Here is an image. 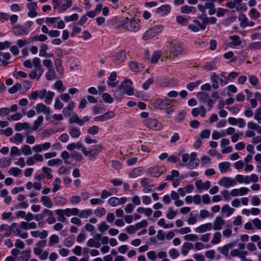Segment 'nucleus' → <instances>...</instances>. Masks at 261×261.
I'll use <instances>...</instances> for the list:
<instances>
[{"label": "nucleus", "instance_id": "aec40b11", "mask_svg": "<svg viewBox=\"0 0 261 261\" xmlns=\"http://www.w3.org/2000/svg\"><path fill=\"white\" fill-rule=\"evenodd\" d=\"M31 129L30 124L29 122L20 123L18 122L15 124V130L19 132L22 130H29Z\"/></svg>", "mask_w": 261, "mask_h": 261}, {"label": "nucleus", "instance_id": "338daca9", "mask_svg": "<svg viewBox=\"0 0 261 261\" xmlns=\"http://www.w3.org/2000/svg\"><path fill=\"white\" fill-rule=\"evenodd\" d=\"M59 241V237L56 234H53L49 237V244L50 246H53L54 244H57Z\"/></svg>", "mask_w": 261, "mask_h": 261}, {"label": "nucleus", "instance_id": "4be33fe9", "mask_svg": "<svg viewBox=\"0 0 261 261\" xmlns=\"http://www.w3.org/2000/svg\"><path fill=\"white\" fill-rule=\"evenodd\" d=\"M69 134L72 138H77L81 136L80 129L75 126H70L69 127Z\"/></svg>", "mask_w": 261, "mask_h": 261}, {"label": "nucleus", "instance_id": "39448f33", "mask_svg": "<svg viewBox=\"0 0 261 261\" xmlns=\"http://www.w3.org/2000/svg\"><path fill=\"white\" fill-rule=\"evenodd\" d=\"M170 55L166 57V59H173L175 57H177L183 52V48L179 44H176L172 45L170 49Z\"/></svg>", "mask_w": 261, "mask_h": 261}, {"label": "nucleus", "instance_id": "2f4dec72", "mask_svg": "<svg viewBox=\"0 0 261 261\" xmlns=\"http://www.w3.org/2000/svg\"><path fill=\"white\" fill-rule=\"evenodd\" d=\"M124 94L125 93L124 91L119 87H118L117 89L114 91L113 96L116 100L120 101L123 98Z\"/></svg>", "mask_w": 261, "mask_h": 261}, {"label": "nucleus", "instance_id": "473e14b6", "mask_svg": "<svg viewBox=\"0 0 261 261\" xmlns=\"http://www.w3.org/2000/svg\"><path fill=\"white\" fill-rule=\"evenodd\" d=\"M219 76L215 72H213L211 76V81L212 83V86L215 89H217L219 88Z\"/></svg>", "mask_w": 261, "mask_h": 261}, {"label": "nucleus", "instance_id": "f257e3e1", "mask_svg": "<svg viewBox=\"0 0 261 261\" xmlns=\"http://www.w3.org/2000/svg\"><path fill=\"white\" fill-rule=\"evenodd\" d=\"M32 64L35 69L29 73V76L32 79H39L44 71L41 64V60L39 58H34L32 60Z\"/></svg>", "mask_w": 261, "mask_h": 261}, {"label": "nucleus", "instance_id": "c756f323", "mask_svg": "<svg viewBox=\"0 0 261 261\" xmlns=\"http://www.w3.org/2000/svg\"><path fill=\"white\" fill-rule=\"evenodd\" d=\"M196 8L193 6H189L187 5L183 6L181 7V12L183 14L195 13Z\"/></svg>", "mask_w": 261, "mask_h": 261}, {"label": "nucleus", "instance_id": "bf43d9fd", "mask_svg": "<svg viewBox=\"0 0 261 261\" xmlns=\"http://www.w3.org/2000/svg\"><path fill=\"white\" fill-rule=\"evenodd\" d=\"M242 0H240V2L239 3H237V5L236 6V10L238 12L246 11L247 9L246 5L242 3Z\"/></svg>", "mask_w": 261, "mask_h": 261}, {"label": "nucleus", "instance_id": "72a5a7b5", "mask_svg": "<svg viewBox=\"0 0 261 261\" xmlns=\"http://www.w3.org/2000/svg\"><path fill=\"white\" fill-rule=\"evenodd\" d=\"M2 56L3 57V60H1L0 62H1L3 66H6L8 64L9 62L8 61L11 58V55L9 53H3L0 51V56Z\"/></svg>", "mask_w": 261, "mask_h": 261}, {"label": "nucleus", "instance_id": "a18cd8bd", "mask_svg": "<svg viewBox=\"0 0 261 261\" xmlns=\"http://www.w3.org/2000/svg\"><path fill=\"white\" fill-rule=\"evenodd\" d=\"M55 65L56 70L59 74H62L63 73V68L62 66V63L60 59H56L55 61Z\"/></svg>", "mask_w": 261, "mask_h": 261}, {"label": "nucleus", "instance_id": "6e6d98bb", "mask_svg": "<svg viewBox=\"0 0 261 261\" xmlns=\"http://www.w3.org/2000/svg\"><path fill=\"white\" fill-rule=\"evenodd\" d=\"M55 95L54 92L52 91H48L47 92L45 97V102L47 105H49L51 103L53 97Z\"/></svg>", "mask_w": 261, "mask_h": 261}, {"label": "nucleus", "instance_id": "a211bd4d", "mask_svg": "<svg viewBox=\"0 0 261 261\" xmlns=\"http://www.w3.org/2000/svg\"><path fill=\"white\" fill-rule=\"evenodd\" d=\"M35 109L38 113H43L44 114L50 113V108L42 103H38Z\"/></svg>", "mask_w": 261, "mask_h": 261}, {"label": "nucleus", "instance_id": "3c124183", "mask_svg": "<svg viewBox=\"0 0 261 261\" xmlns=\"http://www.w3.org/2000/svg\"><path fill=\"white\" fill-rule=\"evenodd\" d=\"M204 68L209 71L213 70L217 68V66L215 61L207 63L204 66Z\"/></svg>", "mask_w": 261, "mask_h": 261}, {"label": "nucleus", "instance_id": "20e7f679", "mask_svg": "<svg viewBox=\"0 0 261 261\" xmlns=\"http://www.w3.org/2000/svg\"><path fill=\"white\" fill-rule=\"evenodd\" d=\"M173 100L169 99H156L153 102V106L157 109H167L173 106Z\"/></svg>", "mask_w": 261, "mask_h": 261}, {"label": "nucleus", "instance_id": "6e6552de", "mask_svg": "<svg viewBox=\"0 0 261 261\" xmlns=\"http://www.w3.org/2000/svg\"><path fill=\"white\" fill-rule=\"evenodd\" d=\"M218 184L225 188L233 187L237 185V181L234 179H231L229 177H223L218 181Z\"/></svg>", "mask_w": 261, "mask_h": 261}, {"label": "nucleus", "instance_id": "1a4fd4ad", "mask_svg": "<svg viewBox=\"0 0 261 261\" xmlns=\"http://www.w3.org/2000/svg\"><path fill=\"white\" fill-rule=\"evenodd\" d=\"M238 19L240 21V26L244 28L248 26L252 27L254 25V22L252 21H249L248 18L243 13L239 14Z\"/></svg>", "mask_w": 261, "mask_h": 261}, {"label": "nucleus", "instance_id": "f704fd0d", "mask_svg": "<svg viewBox=\"0 0 261 261\" xmlns=\"http://www.w3.org/2000/svg\"><path fill=\"white\" fill-rule=\"evenodd\" d=\"M198 99L202 103L206 102L210 98L208 94L205 92H200L197 94Z\"/></svg>", "mask_w": 261, "mask_h": 261}, {"label": "nucleus", "instance_id": "a19ab883", "mask_svg": "<svg viewBox=\"0 0 261 261\" xmlns=\"http://www.w3.org/2000/svg\"><path fill=\"white\" fill-rule=\"evenodd\" d=\"M75 240V237L73 235H71L68 238H66L63 241L64 246L69 247L72 245Z\"/></svg>", "mask_w": 261, "mask_h": 261}, {"label": "nucleus", "instance_id": "49530a36", "mask_svg": "<svg viewBox=\"0 0 261 261\" xmlns=\"http://www.w3.org/2000/svg\"><path fill=\"white\" fill-rule=\"evenodd\" d=\"M23 154L25 155H31L32 153L31 147L28 145H23L20 148Z\"/></svg>", "mask_w": 261, "mask_h": 261}, {"label": "nucleus", "instance_id": "c03bdc74", "mask_svg": "<svg viewBox=\"0 0 261 261\" xmlns=\"http://www.w3.org/2000/svg\"><path fill=\"white\" fill-rule=\"evenodd\" d=\"M92 214V211L91 209L82 210L79 214V217L81 218H87Z\"/></svg>", "mask_w": 261, "mask_h": 261}, {"label": "nucleus", "instance_id": "dca6fc26", "mask_svg": "<svg viewBox=\"0 0 261 261\" xmlns=\"http://www.w3.org/2000/svg\"><path fill=\"white\" fill-rule=\"evenodd\" d=\"M101 147L100 146H97L95 148L91 149L90 151H87L86 148L83 149V153L85 156H89L90 158H92L96 156Z\"/></svg>", "mask_w": 261, "mask_h": 261}, {"label": "nucleus", "instance_id": "4c0bfd02", "mask_svg": "<svg viewBox=\"0 0 261 261\" xmlns=\"http://www.w3.org/2000/svg\"><path fill=\"white\" fill-rule=\"evenodd\" d=\"M230 167V163L229 162H222L219 164V168L221 173H226Z\"/></svg>", "mask_w": 261, "mask_h": 261}, {"label": "nucleus", "instance_id": "393cba45", "mask_svg": "<svg viewBox=\"0 0 261 261\" xmlns=\"http://www.w3.org/2000/svg\"><path fill=\"white\" fill-rule=\"evenodd\" d=\"M205 109L203 106L194 108L192 111V114L194 117L197 116L200 114L202 117H204L205 116Z\"/></svg>", "mask_w": 261, "mask_h": 261}, {"label": "nucleus", "instance_id": "7c9ffc66", "mask_svg": "<svg viewBox=\"0 0 261 261\" xmlns=\"http://www.w3.org/2000/svg\"><path fill=\"white\" fill-rule=\"evenodd\" d=\"M43 120V117L42 116H39L34 122L33 127L31 129L36 131L40 130L39 127L41 126Z\"/></svg>", "mask_w": 261, "mask_h": 261}, {"label": "nucleus", "instance_id": "c85d7f7f", "mask_svg": "<svg viewBox=\"0 0 261 261\" xmlns=\"http://www.w3.org/2000/svg\"><path fill=\"white\" fill-rule=\"evenodd\" d=\"M143 172V168L142 167H139L134 168L128 174V176L130 178H136L140 176Z\"/></svg>", "mask_w": 261, "mask_h": 261}, {"label": "nucleus", "instance_id": "cd10ccee", "mask_svg": "<svg viewBox=\"0 0 261 261\" xmlns=\"http://www.w3.org/2000/svg\"><path fill=\"white\" fill-rule=\"evenodd\" d=\"M15 34L17 35H25L29 33L27 29L23 28L22 25H16L14 27Z\"/></svg>", "mask_w": 261, "mask_h": 261}, {"label": "nucleus", "instance_id": "bb28decb", "mask_svg": "<svg viewBox=\"0 0 261 261\" xmlns=\"http://www.w3.org/2000/svg\"><path fill=\"white\" fill-rule=\"evenodd\" d=\"M69 122L70 123H76L80 126L83 125V121L75 113L73 114L72 116L69 118Z\"/></svg>", "mask_w": 261, "mask_h": 261}, {"label": "nucleus", "instance_id": "9b49d317", "mask_svg": "<svg viewBox=\"0 0 261 261\" xmlns=\"http://www.w3.org/2000/svg\"><path fill=\"white\" fill-rule=\"evenodd\" d=\"M51 147V144L49 142H46L40 144H36L32 148L33 150L36 152H40L43 150H47Z\"/></svg>", "mask_w": 261, "mask_h": 261}, {"label": "nucleus", "instance_id": "7ed1b4c3", "mask_svg": "<svg viewBox=\"0 0 261 261\" xmlns=\"http://www.w3.org/2000/svg\"><path fill=\"white\" fill-rule=\"evenodd\" d=\"M163 30V26L162 25H157L151 28L144 34L142 39L144 40H149L161 33Z\"/></svg>", "mask_w": 261, "mask_h": 261}, {"label": "nucleus", "instance_id": "9d476101", "mask_svg": "<svg viewBox=\"0 0 261 261\" xmlns=\"http://www.w3.org/2000/svg\"><path fill=\"white\" fill-rule=\"evenodd\" d=\"M196 155L197 153L196 152H192L189 155L190 161L186 165V166L188 168L192 169L195 168L198 166L199 163V160L196 158Z\"/></svg>", "mask_w": 261, "mask_h": 261}, {"label": "nucleus", "instance_id": "4468645a", "mask_svg": "<svg viewBox=\"0 0 261 261\" xmlns=\"http://www.w3.org/2000/svg\"><path fill=\"white\" fill-rule=\"evenodd\" d=\"M75 103L73 101H70L69 102L67 107H65L63 110L62 113L65 117H70L74 114L73 108L74 107Z\"/></svg>", "mask_w": 261, "mask_h": 261}, {"label": "nucleus", "instance_id": "4d7b16f0", "mask_svg": "<svg viewBox=\"0 0 261 261\" xmlns=\"http://www.w3.org/2000/svg\"><path fill=\"white\" fill-rule=\"evenodd\" d=\"M0 162H1V164H2V167L6 168L10 165L12 162V159L9 157L4 158L1 159Z\"/></svg>", "mask_w": 261, "mask_h": 261}, {"label": "nucleus", "instance_id": "e2e57ef3", "mask_svg": "<svg viewBox=\"0 0 261 261\" xmlns=\"http://www.w3.org/2000/svg\"><path fill=\"white\" fill-rule=\"evenodd\" d=\"M62 163L61 159H56L49 160L47 162V165L49 166H53L55 165H60Z\"/></svg>", "mask_w": 261, "mask_h": 261}, {"label": "nucleus", "instance_id": "de8ad7c7", "mask_svg": "<svg viewBox=\"0 0 261 261\" xmlns=\"http://www.w3.org/2000/svg\"><path fill=\"white\" fill-rule=\"evenodd\" d=\"M23 140V136L20 133H16L14 136L10 139V141L12 143L17 142L18 143L22 142Z\"/></svg>", "mask_w": 261, "mask_h": 261}, {"label": "nucleus", "instance_id": "69168bd1", "mask_svg": "<svg viewBox=\"0 0 261 261\" xmlns=\"http://www.w3.org/2000/svg\"><path fill=\"white\" fill-rule=\"evenodd\" d=\"M9 173L14 176H18L21 173V170L18 168L12 167L10 168Z\"/></svg>", "mask_w": 261, "mask_h": 261}, {"label": "nucleus", "instance_id": "f8f14e48", "mask_svg": "<svg viewBox=\"0 0 261 261\" xmlns=\"http://www.w3.org/2000/svg\"><path fill=\"white\" fill-rule=\"evenodd\" d=\"M249 191V189L246 187H242L240 189H233L230 193V194L233 197L238 196H243L246 194Z\"/></svg>", "mask_w": 261, "mask_h": 261}, {"label": "nucleus", "instance_id": "37998d69", "mask_svg": "<svg viewBox=\"0 0 261 261\" xmlns=\"http://www.w3.org/2000/svg\"><path fill=\"white\" fill-rule=\"evenodd\" d=\"M221 234L220 232L217 231L213 234V238L211 241V243L213 244H217L221 242Z\"/></svg>", "mask_w": 261, "mask_h": 261}, {"label": "nucleus", "instance_id": "5701e85b", "mask_svg": "<svg viewBox=\"0 0 261 261\" xmlns=\"http://www.w3.org/2000/svg\"><path fill=\"white\" fill-rule=\"evenodd\" d=\"M171 10V7L168 5H163L160 7L158 8L155 12L156 13H162L163 16L168 14Z\"/></svg>", "mask_w": 261, "mask_h": 261}, {"label": "nucleus", "instance_id": "603ef678", "mask_svg": "<svg viewBox=\"0 0 261 261\" xmlns=\"http://www.w3.org/2000/svg\"><path fill=\"white\" fill-rule=\"evenodd\" d=\"M63 210H57L55 211V213L58 215V220L59 221L64 222L66 220V218L64 217L65 214L64 213Z\"/></svg>", "mask_w": 261, "mask_h": 261}, {"label": "nucleus", "instance_id": "680f3d73", "mask_svg": "<svg viewBox=\"0 0 261 261\" xmlns=\"http://www.w3.org/2000/svg\"><path fill=\"white\" fill-rule=\"evenodd\" d=\"M129 67L131 70L134 72H139L141 70V68L139 67L138 63L134 61H131L130 62Z\"/></svg>", "mask_w": 261, "mask_h": 261}, {"label": "nucleus", "instance_id": "8fccbe9b", "mask_svg": "<svg viewBox=\"0 0 261 261\" xmlns=\"http://www.w3.org/2000/svg\"><path fill=\"white\" fill-rule=\"evenodd\" d=\"M72 6V1H67V3L61 5L58 9L59 13H62Z\"/></svg>", "mask_w": 261, "mask_h": 261}, {"label": "nucleus", "instance_id": "f3484780", "mask_svg": "<svg viewBox=\"0 0 261 261\" xmlns=\"http://www.w3.org/2000/svg\"><path fill=\"white\" fill-rule=\"evenodd\" d=\"M225 224V220L221 217L217 216L214 220L213 228L215 230H221Z\"/></svg>", "mask_w": 261, "mask_h": 261}, {"label": "nucleus", "instance_id": "0e129e2a", "mask_svg": "<svg viewBox=\"0 0 261 261\" xmlns=\"http://www.w3.org/2000/svg\"><path fill=\"white\" fill-rule=\"evenodd\" d=\"M31 250H28L25 251V255L20 256L18 258V261H28L31 257Z\"/></svg>", "mask_w": 261, "mask_h": 261}, {"label": "nucleus", "instance_id": "774afa93", "mask_svg": "<svg viewBox=\"0 0 261 261\" xmlns=\"http://www.w3.org/2000/svg\"><path fill=\"white\" fill-rule=\"evenodd\" d=\"M184 239L186 241H191L195 242L198 240V237L196 234H189L185 236Z\"/></svg>", "mask_w": 261, "mask_h": 261}, {"label": "nucleus", "instance_id": "2eb2a0df", "mask_svg": "<svg viewBox=\"0 0 261 261\" xmlns=\"http://www.w3.org/2000/svg\"><path fill=\"white\" fill-rule=\"evenodd\" d=\"M229 39L231 40L229 45L232 48H238L242 44V41L238 35L230 36Z\"/></svg>", "mask_w": 261, "mask_h": 261}, {"label": "nucleus", "instance_id": "ddd939ff", "mask_svg": "<svg viewBox=\"0 0 261 261\" xmlns=\"http://www.w3.org/2000/svg\"><path fill=\"white\" fill-rule=\"evenodd\" d=\"M213 225L211 223H207L200 225L195 228V231L197 233H204L207 231H210L212 229Z\"/></svg>", "mask_w": 261, "mask_h": 261}, {"label": "nucleus", "instance_id": "412c9836", "mask_svg": "<svg viewBox=\"0 0 261 261\" xmlns=\"http://www.w3.org/2000/svg\"><path fill=\"white\" fill-rule=\"evenodd\" d=\"M196 187L200 190H206L211 187V182L210 181H206L205 182H202V180H198L195 182Z\"/></svg>", "mask_w": 261, "mask_h": 261}, {"label": "nucleus", "instance_id": "6ab92c4d", "mask_svg": "<svg viewBox=\"0 0 261 261\" xmlns=\"http://www.w3.org/2000/svg\"><path fill=\"white\" fill-rule=\"evenodd\" d=\"M194 189L192 185H188L184 188H179L178 192L181 196H185L187 193H191Z\"/></svg>", "mask_w": 261, "mask_h": 261}, {"label": "nucleus", "instance_id": "13d9d810", "mask_svg": "<svg viewBox=\"0 0 261 261\" xmlns=\"http://www.w3.org/2000/svg\"><path fill=\"white\" fill-rule=\"evenodd\" d=\"M108 203L112 206H116L119 205V198L113 197L108 200Z\"/></svg>", "mask_w": 261, "mask_h": 261}, {"label": "nucleus", "instance_id": "ea45409f", "mask_svg": "<svg viewBox=\"0 0 261 261\" xmlns=\"http://www.w3.org/2000/svg\"><path fill=\"white\" fill-rule=\"evenodd\" d=\"M193 245L191 243H185L182 245V248L181 249V252L182 254L184 255H186L189 250H191L193 248Z\"/></svg>", "mask_w": 261, "mask_h": 261}, {"label": "nucleus", "instance_id": "b1692460", "mask_svg": "<svg viewBox=\"0 0 261 261\" xmlns=\"http://www.w3.org/2000/svg\"><path fill=\"white\" fill-rule=\"evenodd\" d=\"M149 171L151 175L154 177H159L163 172L162 167H159L158 166L153 167L150 168Z\"/></svg>", "mask_w": 261, "mask_h": 261}, {"label": "nucleus", "instance_id": "864d4df0", "mask_svg": "<svg viewBox=\"0 0 261 261\" xmlns=\"http://www.w3.org/2000/svg\"><path fill=\"white\" fill-rule=\"evenodd\" d=\"M56 73L53 68H49L46 73V78L47 80L50 81L55 78Z\"/></svg>", "mask_w": 261, "mask_h": 261}, {"label": "nucleus", "instance_id": "58836bf2", "mask_svg": "<svg viewBox=\"0 0 261 261\" xmlns=\"http://www.w3.org/2000/svg\"><path fill=\"white\" fill-rule=\"evenodd\" d=\"M116 73L114 71L111 72L109 80V82H108V85L111 87H114L117 85V83L114 82V81L116 79Z\"/></svg>", "mask_w": 261, "mask_h": 261}, {"label": "nucleus", "instance_id": "a878e982", "mask_svg": "<svg viewBox=\"0 0 261 261\" xmlns=\"http://www.w3.org/2000/svg\"><path fill=\"white\" fill-rule=\"evenodd\" d=\"M126 52L124 50H121L118 52L115 59L116 64H119L124 62L126 59Z\"/></svg>", "mask_w": 261, "mask_h": 261}, {"label": "nucleus", "instance_id": "c9c22d12", "mask_svg": "<svg viewBox=\"0 0 261 261\" xmlns=\"http://www.w3.org/2000/svg\"><path fill=\"white\" fill-rule=\"evenodd\" d=\"M41 201L43 203L45 206L48 208H51L53 205V203L48 196H42L41 198Z\"/></svg>", "mask_w": 261, "mask_h": 261}, {"label": "nucleus", "instance_id": "0eeeda50", "mask_svg": "<svg viewBox=\"0 0 261 261\" xmlns=\"http://www.w3.org/2000/svg\"><path fill=\"white\" fill-rule=\"evenodd\" d=\"M132 85V82L130 80H126L119 87L126 94L132 95L134 92V90Z\"/></svg>", "mask_w": 261, "mask_h": 261}, {"label": "nucleus", "instance_id": "f03ea898", "mask_svg": "<svg viewBox=\"0 0 261 261\" xmlns=\"http://www.w3.org/2000/svg\"><path fill=\"white\" fill-rule=\"evenodd\" d=\"M121 26L128 31L136 32L140 29V25L137 20L126 17L122 22Z\"/></svg>", "mask_w": 261, "mask_h": 261}, {"label": "nucleus", "instance_id": "79ce46f5", "mask_svg": "<svg viewBox=\"0 0 261 261\" xmlns=\"http://www.w3.org/2000/svg\"><path fill=\"white\" fill-rule=\"evenodd\" d=\"M222 213L226 214V216H230L234 211V209L230 207L228 205H225L222 207Z\"/></svg>", "mask_w": 261, "mask_h": 261}, {"label": "nucleus", "instance_id": "5fc2aeb1", "mask_svg": "<svg viewBox=\"0 0 261 261\" xmlns=\"http://www.w3.org/2000/svg\"><path fill=\"white\" fill-rule=\"evenodd\" d=\"M250 49L256 50L261 49V42L257 41L251 43L248 46Z\"/></svg>", "mask_w": 261, "mask_h": 261}, {"label": "nucleus", "instance_id": "09e8293b", "mask_svg": "<svg viewBox=\"0 0 261 261\" xmlns=\"http://www.w3.org/2000/svg\"><path fill=\"white\" fill-rule=\"evenodd\" d=\"M87 246L90 247L98 248L100 246L99 242H96L93 239H90L87 242Z\"/></svg>", "mask_w": 261, "mask_h": 261}, {"label": "nucleus", "instance_id": "e433bc0d", "mask_svg": "<svg viewBox=\"0 0 261 261\" xmlns=\"http://www.w3.org/2000/svg\"><path fill=\"white\" fill-rule=\"evenodd\" d=\"M232 247H233V246L232 245V244L229 243V244H226V245H224V246H223L222 247H219L218 248V250L219 251V252L221 254L227 256L228 254L229 248H231Z\"/></svg>", "mask_w": 261, "mask_h": 261}, {"label": "nucleus", "instance_id": "423d86ee", "mask_svg": "<svg viewBox=\"0 0 261 261\" xmlns=\"http://www.w3.org/2000/svg\"><path fill=\"white\" fill-rule=\"evenodd\" d=\"M144 123L147 127L154 130H160L163 127L162 124L154 119H146Z\"/></svg>", "mask_w": 261, "mask_h": 261}, {"label": "nucleus", "instance_id": "052dcab7", "mask_svg": "<svg viewBox=\"0 0 261 261\" xmlns=\"http://www.w3.org/2000/svg\"><path fill=\"white\" fill-rule=\"evenodd\" d=\"M249 15L252 19H256L259 16V13L255 8H252L249 13Z\"/></svg>", "mask_w": 261, "mask_h": 261}]
</instances>
